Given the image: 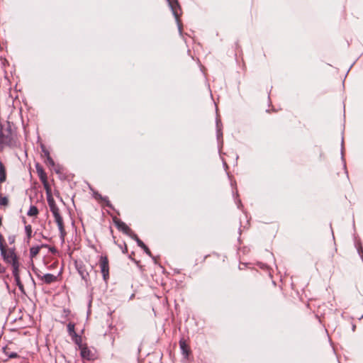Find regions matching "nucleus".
Here are the masks:
<instances>
[{
  "label": "nucleus",
  "mask_w": 363,
  "mask_h": 363,
  "mask_svg": "<svg viewBox=\"0 0 363 363\" xmlns=\"http://www.w3.org/2000/svg\"><path fill=\"white\" fill-rule=\"evenodd\" d=\"M41 280L45 284H50L57 281V277L52 274H43Z\"/></svg>",
  "instance_id": "1a4fd4ad"
},
{
  "label": "nucleus",
  "mask_w": 363,
  "mask_h": 363,
  "mask_svg": "<svg viewBox=\"0 0 363 363\" xmlns=\"http://www.w3.org/2000/svg\"><path fill=\"white\" fill-rule=\"evenodd\" d=\"M6 354L8 355V357H9V358H16V357H18V354H17V353H16V352H11V353H9V354H7V353H6Z\"/></svg>",
  "instance_id": "c85d7f7f"
},
{
  "label": "nucleus",
  "mask_w": 363,
  "mask_h": 363,
  "mask_svg": "<svg viewBox=\"0 0 363 363\" xmlns=\"http://www.w3.org/2000/svg\"><path fill=\"white\" fill-rule=\"evenodd\" d=\"M6 272V267H3L0 263V273H4Z\"/></svg>",
  "instance_id": "72a5a7b5"
},
{
  "label": "nucleus",
  "mask_w": 363,
  "mask_h": 363,
  "mask_svg": "<svg viewBox=\"0 0 363 363\" xmlns=\"http://www.w3.org/2000/svg\"><path fill=\"white\" fill-rule=\"evenodd\" d=\"M1 220H2V219H1V217L0 216V226L1 225Z\"/></svg>",
  "instance_id": "e433bc0d"
},
{
  "label": "nucleus",
  "mask_w": 363,
  "mask_h": 363,
  "mask_svg": "<svg viewBox=\"0 0 363 363\" xmlns=\"http://www.w3.org/2000/svg\"><path fill=\"white\" fill-rule=\"evenodd\" d=\"M1 255L4 261L9 264H13L14 262L19 261L14 247H6L4 250L1 249Z\"/></svg>",
  "instance_id": "f03ea898"
},
{
  "label": "nucleus",
  "mask_w": 363,
  "mask_h": 363,
  "mask_svg": "<svg viewBox=\"0 0 363 363\" xmlns=\"http://www.w3.org/2000/svg\"><path fill=\"white\" fill-rule=\"evenodd\" d=\"M143 249L144 250V251L145 252V253L147 255H148L150 257L152 256L150 250H149V248L146 245H145V247H143Z\"/></svg>",
  "instance_id": "7c9ffc66"
},
{
  "label": "nucleus",
  "mask_w": 363,
  "mask_h": 363,
  "mask_svg": "<svg viewBox=\"0 0 363 363\" xmlns=\"http://www.w3.org/2000/svg\"><path fill=\"white\" fill-rule=\"evenodd\" d=\"M45 162H46L48 165H50V166H51V167H54V166H55V162H54V160L52 159V157H48V158H46V160H45Z\"/></svg>",
  "instance_id": "b1692460"
},
{
  "label": "nucleus",
  "mask_w": 363,
  "mask_h": 363,
  "mask_svg": "<svg viewBox=\"0 0 363 363\" xmlns=\"http://www.w3.org/2000/svg\"><path fill=\"white\" fill-rule=\"evenodd\" d=\"M50 250L52 252H55L56 251V250L55 249V247H51L50 248Z\"/></svg>",
  "instance_id": "f704fd0d"
},
{
  "label": "nucleus",
  "mask_w": 363,
  "mask_h": 363,
  "mask_svg": "<svg viewBox=\"0 0 363 363\" xmlns=\"http://www.w3.org/2000/svg\"><path fill=\"white\" fill-rule=\"evenodd\" d=\"M72 340L74 342L76 345L79 347V349L80 350L82 347L85 346L86 345H82V337L76 334V336L72 337Z\"/></svg>",
  "instance_id": "2eb2a0df"
},
{
  "label": "nucleus",
  "mask_w": 363,
  "mask_h": 363,
  "mask_svg": "<svg viewBox=\"0 0 363 363\" xmlns=\"http://www.w3.org/2000/svg\"><path fill=\"white\" fill-rule=\"evenodd\" d=\"M76 268H77L79 274H80L82 279L83 280H84V281L87 284L88 281H89V274L88 271L86 269L85 265L82 262H76Z\"/></svg>",
  "instance_id": "20e7f679"
},
{
  "label": "nucleus",
  "mask_w": 363,
  "mask_h": 363,
  "mask_svg": "<svg viewBox=\"0 0 363 363\" xmlns=\"http://www.w3.org/2000/svg\"><path fill=\"white\" fill-rule=\"evenodd\" d=\"M18 287L19 289V290L22 292V293H25V291H24V286L23 285V284H21V285H18Z\"/></svg>",
  "instance_id": "473e14b6"
},
{
  "label": "nucleus",
  "mask_w": 363,
  "mask_h": 363,
  "mask_svg": "<svg viewBox=\"0 0 363 363\" xmlns=\"http://www.w3.org/2000/svg\"><path fill=\"white\" fill-rule=\"evenodd\" d=\"M99 267L101 269V272L103 275V279L106 282L109 279V265L106 256H101L99 260Z\"/></svg>",
  "instance_id": "7ed1b4c3"
},
{
  "label": "nucleus",
  "mask_w": 363,
  "mask_h": 363,
  "mask_svg": "<svg viewBox=\"0 0 363 363\" xmlns=\"http://www.w3.org/2000/svg\"><path fill=\"white\" fill-rule=\"evenodd\" d=\"M33 270L35 272V275L38 277V278L41 280L42 277L43 276L42 274V272L39 269H36L34 266H33Z\"/></svg>",
  "instance_id": "5701e85b"
},
{
  "label": "nucleus",
  "mask_w": 363,
  "mask_h": 363,
  "mask_svg": "<svg viewBox=\"0 0 363 363\" xmlns=\"http://www.w3.org/2000/svg\"><path fill=\"white\" fill-rule=\"evenodd\" d=\"M80 354L83 359L93 360L95 359V353L93 352L86 345L80 349Z\"/></svg>",
  "instance_id": "6e6552de"
},
{
  "label": "nucleus",
  "mask_w": 363,
  "mask_h": 363,
  "mask_svg": "<svg viewBox=\"0 0 363 363\" xmlns=\"http://www.w3.org/2000/svg\"><path fill=\"white\" fill-rule=\"evenodd\" d=\"M41 247L34 246L30 247V257L31 259L35 257L40 252Z\"/></svg>",
  "instance_id": "dca6fc26"
},
{
  "label": "nucleus",
  "mask_w": 363,
  "mask_h": 363,
  "mask_svg": "<svg viewBox=\"0 0 363 363\" xmlns=\"http://www.w3.org/2000/svg\"><path fill=\"white\" fill-rule=\"evenodd\" d=\"M113 222L117 228L128 235V236L133 233L132 230L122 220L117 218H113Z\"/></svg>",
  "instance_id": "39448f33"
},
{
  "label": "nucleus",
  "mask_w": 363,
  "mask_h": 363,
  "mask_svg": "<svg viewBox=\"0 0 363 363\" xmlns=\"http://www.w3.org/2000/svg\"><path fill=\"white\" fill-rule=\"evenodd\" d=\"M67 331L69 335L72 336H76V332L74 331V324L73 323H69L67 325Z\"/></svg>",
  "instance_id": "a211bd4d"
},
{
  "label": "nucleus",
  "mask_w": 363,
  "mask_h": 363,
  "mask_svg": "<svg viewBox=\"0 0 363 363\" xmlns=\"http://www.w3.org/2000/svg\"><path fill=\"white\" fill-rule=\"evenodd\" d=\"M20 262L19 261L18 262H14L13 264H11V267H12V273H13V277H17V276H20L19 274V267H20Z\"/></svg>",
  "instance_id": "f8f14e48"
},
{
  "label": "nucleus",
  "mask_w": 363,
  "mask_h": 363,
  "mask_svg": "<svg viewBox=\"0 0 363 363\" xmlns=\"http://www.w3.org/2000/svg\"><path fill=\"white\" fill-rule=\"evenodd\" d=\"M96 198L99 199H101V201H103L104 203H106V205L107 206H108V207H112V206H111V203H110V201H109V200L108 199V198H107V197H104H104H102L100 194H98V195L96 196Z\"/></svg>",
  "instance_id": "412c9836"
},
{
  "label": "nucleus",
  "mask_w": 363,
  "mask_h": 363,
  "mask_svg": "<svg viewBox=\"0 0 363 363\" xmlns=\"http://www.w3.org/2000/svg\"><path fill=\"white\" fill-rule=\"evenodd\" d=\"M36 169H37V172L38 174L40 179L41 181H43V180L45 181V179H47L46 174L45 173L43 169L39 164L36 165Z\"/></svg>",
  "instance_id": "ddd939ff"
},
{
  "label": "nucleus",
  "mask_w": 363,
  "mask_h": 363,
  "mask_svg": "<svg viewBox=\"0 0 363 363\" xmlns=\"http://www.w3.org/2000/svg\"><path fill=\"white\" fill-rule=\"evenodd\" d=\"M50 206V211L52 213L53 216L55 215H57L59 213V208L57 206L56 203H52L51 205L49 206Z\"/></svg>",
  "instance_id": "6ab92c4d"
},
{
  "label": "nucleus",
  "mask_w": 363,
  "mask_h": 363,
  "mask_svg": "<svg viewBox=\"0 0 363 363\" xmlns=\"http://www.w3.org/2000/svg\"><path fill=\"white\" fill-rule=\"evenodd\" d=\"M132 239L136 241L138 245L141 248L145 247L144 242L133 232L129 235Z\"/></svg>",
  "instance_id": "4468645a"
},
{
  "label": "nucleus",
  "mask_w": 363,
  "mask_h": 363,
  "mask_svg": "<svg viewBox=\"0 0 363 363\" xmlns=\"http://www.w3.org/2000/svg\"><path fill=\"white\" fill-rule=\"evenodd\" d=\"M25 230H26V235H27L28 238L30 239L31 238V234H32L31 225H26Z\"/></svg>",
  "instance_id": "4be33fe9"
},
{
  "label": "nucleus",
  "mask_w": 363,
  "mask_h": 363,
  "mask_svg": "<svg viewBox=\"0 0 363 363\" xmlns=\"http://www.w3.org/2000/svg\"><path fill=\"white\" fill-rule=\"evenodd\" d=\"M217 128H218V138H219L220 136H222V133L220 132V130L219 128L218 122L217 121Z\"/></svg>",
  "instance_id": "2f4dec72"
},
{
  "label": "nucleus",
  "mask_w": 363,
  "mask_h": 363,
  "mask_svg": "<svg viewBox=\"0 0 363 363\" xmlns=\"http://www.w3.org/2000/svg\"><path fill=\"white\" fill-rule=\"evenodd\" d=\"M16 285H21L22 283L21 281L20 276L14 277Z\"/></svg>",
  "instance_id": "c756f323"
},
{
  "label": "nucleus",
  "mask_w": 363,
  "mask_h": 363,
  "mask_svg": "<svg viewBox=\"0 0 363 363\" xmlns=\"http://www.w3.org/2000/svg\"><path fill=\"white\" fill-rule=\"evenodd\" d=\"M179 345H180V348L182 352V354L184 355H185L186 357H188L190 351H189V350L188 348V345H186L185 341L184 340H181L179 341Z\"/></svg>",
  "instance_id": "9d476101"
},
{
  "label": "nucleus",
  "mask_w": 363,
  "mask_h": 363,
  "mask_svg": "<svg viewBox=\"0 0 363 363\" xmlns=\"http://www.w3.org/2000/svg\"><path fill=\"white\" fill-rule=\"evenodd\" d=\"M4 238L1 234H0V251H1V249L4 250L6 247L4 244Z\"/></svg>",
  "instance_id": "393cba45"
},
{
  "label": "nucleus",
  "mask_w": 363,
  "mask_h": 363,
  "mask_svg": "<svg viewBox=\"0 0 363 363\" xmlns=\"http://www.w3.org/2000/svg\"><path fill=\"white\" fill-rule=\"evenodd\" d=\"M40 247H41V248H42V247H48V245H46V244H43V245H41Z\"/></svg>",
  "instance_id": "c9c22d12"
},
{
  "label": "nucleus",
  "mask_w": 363,
  "mask_h": 363,
  "mask_svg": "<svg viewBox=\"0 0 363 363\" xmlns=\"http://www.w3.org/2000/svg\"><path fill=\"white\" fill-rule=\"evenodd\" d=\"M167 1L169 2V5L172 11V13H173L176 20H177V22L178 26H179V29L181 31L182 28H181V25L179 23V14L177 11V8L179 9V4L178 3V1L177 0H167Z\"/></svg>",
  "instance_id": "423d86ee"
},
{
  "label": "nucleus",
  "mask_w": 363,
  "mask_h": 363,
  "mask_svg": "<svg viewBox=\"0 0 363 363\" xmlns=\"http://www.w3.org/2000/svg\"><path fill=\"white\" fill-rule=\"evenodd\" d=\"M43 184V186H44V188L46 191V194L47 195H50L51 194V189H50V185L48 184V182H47V179H45V181H41Z\"/></svg>",
  "instance_id": "aec40b11"
},
{
  "label": "nucleus",
  "mask_w": 363,
  "mask_h": 363,
  "mask_svg": "<svg viewBox=\"0 0 363 363\" xmlns=\"http://www.w3.org/2000/svg\"><path fill=\"white\" fill-rule=\"evenodd\" d=\"M8 240H9V244L11 245V244L14 243L16 237H15V235H10L9 237Z\"/></svg>",
  "instance_id": "cd10ccee"
},
{
  "label": "nucleus",
  "mask_w": 363,
  "mask_h": 363,
  "mask_svg": "<svg viewBox=\"0 0 363 363\" xmlns=\"http://www.w3.org/2000/svg\"><path fill=\"white\" fill-rule=\"evenodd\" d=\"M38 209L35 206H31L27 213L29 216H36L38 214Z\"/></svg>",
  "instance_id": "f3484780"
},
{
  "label": "nucleus",
  "mask_w": 363,
  "mask_h": 363,
  "mask_svg": "<svg viewBox=\"0 0 363 363\" xmlns=\"http://www.w3.org/2000/svg\"><path fill=\"white\" fill-rule=\"evenodd\" d=\"M55 217V222L57 224L60 233V238L62 242L65 240V236L66 235V232L64 228L63 224V220L60 213L53 216Z\"/></svg>",
  "instance_id": "0eeeda50"
},
{
  "label": "nucleus",
  "mask_w": 363,
  "mask_h": 363,
  "mask_svg": "<svg viewBox=\"0 0 363 363\" xmlns=\"http://www.w3.org/2000/svg\"><path fill=\"white\" fill-rule=\"evenodd\" d=\"M42 151L43 152L44 155L46 157V158L50 157L49 151L46 150L43 145H42Z\"/></svg>",
  "instance_id": "a878e982"
},
{
  "label": "nucleus",
  "mask_w": 363,
  "mask_h": 363,
  "mask_svg": "<svg viewBox=\"0 0 363 363\" xmlns=\"http://www.w3.org/2000/svg\"><path fill=\"white\" fill-rule=\"evenodd\" d=\"M47 197L49 206L51 205L52 203H55L51 194L47 195Z\"/></svg>",
  "instance_id": "bb28decb"
},
{
  "label": "nucleus",
  "mask_w": 363,
  "mask_h": 363,
  "mask_svg": "<svg viewBox=\"0 0 363 363\" xmlns=\"http://www.w3.org/2000/svg\"><path fill=\"white\" fill-rule=\"evenodd\" d=\"M0 145L2 147L16 145V134L13 130L12 124L9 121L0 123Z\"/></svg>",
  "instance_id": "f257e3e1"
},
{
  "label": "nucleus",
  "mask_w": 363,
  "mask_h": 363,
  "mask_svg": "<svg viewBox=\"0 0 363 363\" xmlns=\"http://www.w3.org/2000/svg\"><path fill=\"white\" fill-rule=\"evenodd\" d=\"M6 179V167L4 164L0 162V184L4 182Z\"/></svg>",
  "instance_id": "9b49d317"
}]
</instances>
